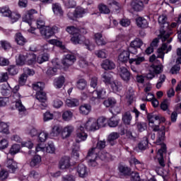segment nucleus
I'll list each match as a JSON object with an SVG mask.
<instances>
[{
  "instance_id": "obj_1",
  "label": "nucleus",
  "mask_w": 181,
  "mask_h": 181,
  "mask_svg": "<svg viewBox=\"0 0 181 181\" xmlns=\"http://www.w3.org/2000/svg\"><path fill=\"white\" fill-rule=\"evenodd\" d=\"M35 23L37 29H40L41 36L44 39H50V37H52L54 33H57V32H59V28L56 25H54L52 28L49 26H45V20H43L42 18H38Z\"/></svg>"
},
{
  "instance_id": "obj_2",
  "label": "nucleus",
  "mask_w": 181,
  "mask_h": 181,
  "mask_svg": "<svg viewBox=\"0 0 181 181\" xmlns=\"http://www.w3.org/2000/svg\"><path fill=\"white\" fill-rule=\"evenodd\" d=\"M170 42H172L171 38L167 40V42L163 43L162 46L157 50V57L156 54L151 55L149 58V62L151 63H155L156 61L158 62V59H162L163 61L165 59V52L166 51L165 53H169L172 50V45H169Z\"/></svg>"
},
{
  "instance_id": "obj_3",
  "label": "nucleus",
  "mask_w": 181,
  "mask_h": 181,
  "mask_svg": "<svg viewBox=\"0 0 181 181\" xmlns=\"http://www.w3.org/2000/svg\"><path fill=\"white\" fill-rule=\"evenodd\" d=\"M18 91H19L18 85L13 88L12 90L13 94L10 96V100L12 103H16V108L19 111V112H25V111H26V108H25V106L22 104V100H21L22 95H21V93H18Z\"/></svg>"
},
{
  "instance_id": "obj_4",
  "label": "nucleus",
  "mask_w": 181,
  "mask_h": 181,
  "mask_svg": "<svg viewBox=\"0 0 181 181\" xmlns=\"http://www.w3.org/2000/svg\"><path fill=\"white\" fill-rule=\"evenodd\" d=\"M168 21V17L165 15H161L158 17V23L161 26V29L160 30V35H158L159 39L162 40V42H166V40H169L170 34L166 33V30L163 29L165 28H169V23L166 21ZM172 40V38L170 39Z\"/></svg>"
},
{
  "instance_id": "obj_5",
  "label": "nucleus",
  "mask_w": 181,
  "mask_h": 181,
  "mask_svg": "<svg viewBox=\"0 0 181 181\" xmlns=\"http://www.w3.org/2000/svg\"><path fill=\"white\" fill-rule=\"evenodd\" d=\"M147 119H148L149 127L154 132L159 131V124L164 122V117L153 115V113H149L147 115Z\"/></svg>"
},
{
  "instance_id": "obj_6",
  "label": "nucleus",
  "mask_w": 181,
  "mask_h": 181,
  "mask_svg": "<svg viewBox=\"0 0 181 181\" xmlns=\"http://www.w3.org/2000/svg\"><path fill=\"white\" fill-rule=\"evenodd\" d=\"M161 137H159L157 141L156 144L157 145H161V148L158 149V155L160 156V157L158 158V163L161 168H165V159H163V153H166V145L163 144V138L165 136V132H161Z\"/></svg>"
},
{
  "instance_id": "obj_7",
  "label": "nucleus",
  "mask_w": 181,
  "mask_h": 181,
  "mask_svg": "<svg viewBox=\"0 0 181 181\" xmlns=\"http://www.w3.org/2000/svg\"><path fill=\"white\" fill-rule=\"evenodd\" d=\"M37 13V11L35 9H30L27 11L25 15L23 17V22H25V23H28L29 26L32 28V29H29L28 32L30 33H35V30H36V28H33V25L32 24L33 23V19L34 16L33 15Z\"/></svg>"
},
{
  "instance_id": "obj_8",
  "label": "nucleus",
  "mask_w": 181,
  "mask_h": 181,
  "mask_svg": "<svg viewBox=\"0 0 181 181\" xmlns=\"http://www.w3.org/2000/svg\"><path fill=\"white\" fill-rule=\"evenodd\" d=\"M142 45H144L142 40L139 38H136L134 40L131 42L130 46L128 48L129 52L132 54H136V53H138V49H139Z\"/></svg>"
},
{
  "instance_id": "obj_9",
  "label": "nucleus",
  "mask_w": 181,
  "mask_h": 181,
  "mask_svg": "<svg viewBox=\"0 0 181 181\" xmlns=\"http://www.w3.org/2000/svg\"><path fill=\"white\" fill-rule=\"evenodd\" d=\"M35 98L39 101V103H41V105H40L41 110H45L46 107H47V105L46 104V102L47 101V96L46 95V93L44 91H38L35 94Z\"/></svg>"
},
{
  "instance_id": "obj_10",
  "label": "nucleus",
  "mask_w": 181,
  "mask_h": 181,
  "mask_svg": "<svg viewBox=\"0 0 181 181\" xmlns=\"http://www.w3.org/2000/svg\"><path fill=\"white\" fill-rule=\"evenodd\" d=\"M104 148H105V141H98L96 147L92 148L88 151V156H93V158H97L98 154V149H104Z\"/></svg>"
},
{
  "instance_id": "obj_11",
  "label": "nucleus",
  "mask_w": 181,
  "mask_h": 181,
  "mask_svg": "<svg viewBox=\"0 0 181 181\" xmlns=\"http://www.w3.org/2000/svg\"><path fill=\"white\" fill-rule=\"evenodd\" d=\"M88 136V135H87V133L84 131V127L83 126H80L76 134V141L77 144L83 142V141H86Z\"/></svg>"
},
{
  "instance_id": "obj_12",
  "label": "nucleus",
  "mask_w": 181,
  "mask_h": 181,
  "mask_svg": "<svg viewBox=\"0 0 181 181\" xmlns=\"http://www.w3.org/2000/svg\"><path fill=\"white\" fill-rule=\"evenodd\" d=\"M117 73L123 81L128 82L129 80H131V74L129 73V71H128V69L124 66L119 67Z\"/></svg>"
},
{
  "instance_id": "obj_13",
  "label": "nucleus",
  "mask_w": 181,
  "mask_h": 181,
  "mask_svg": "<svg viewBox=\"0 0 181 181\" xmlns=\"http://www.w3.org/2000/svg\"><path fill=\"white\" fill-rule=\"evenodd\" d=\"M74 62H76V56L73 54H67L62 59V63L64 67H70L74 64Z\"/></svg>"
},
{
  "instance_id": "obj_14",
  "label": "nucleus",
  "mask_w": 181,
  "mask_h": 181,
  "mask_svg": "<svg viewBox=\"0 0 181 181\" xmlns=\"http://www.w3.org/2000/svg\"><path fill=\"white\" fill-rule=\"evenodd\" d=\"M74 132V127L72 125H67L64 127L61 131V136L62 139H67L71 136V134Z\"/></svg>"
},
{
  "instance_id": "obj_15",
  "label": "nucleus",
  "mask_w": 181,
  "mask_h": 181,
  "mask_svg": "<svg viewBox=\"0 0 181 181\" xmlns=\"http://www.w3.org/2000/svg\"><path fill=\"white\" fill-rule=\"evenodd\" d=\"M85 128L88 131H97L98 129L97 119L93 117L89 118L85 124Z\"/></svg>"
},
{
  "instance_id": "obj_16",
  "label": "nucleus",
  "mask_w": 181,
  "mask_h": 181,
  "mask_svg": "<svg viewBox=\"0 0 181 181\" xmlns=\"http://www.w3.org/2000/svg\"><path fill=\"white\" fill-rule=\"evenodd\" d=\"M131 54V52H129V50H123L122 52H120V53H119L118 55V62L119 63H129V60H131V59H129V56Z\"/></svg>"
},
{
  "instance_id": "obj_17",
  "label": "nucleus",
  "mask_w": 181,
  "mask_h": 181,
  "mask_svg": "<svg viewBox=\"0 0 181 181\" xmlns=\"http://www.w3.org/2000/svg\"><path fill=\"white\" fill-rule=\"evenodd\" d=\"M105 94H107V92L104 88H102L99 90H95L92 93L91 100L92 101H95V100H97L98 98L103 100L105 98Z\"/></svg>"
},
{
  "instance_id": "obj_18",
  "label": "nucleus",
  "mask_w": 181,
  "mask_h": 181,
  "mask_svg": "<svg viewBox=\"0 0 181 181\" xmlns=\"http://www.w3.org/2000/svg\"><path fill=\"white\" fill-rule=\"evenodd\" d=\"M102 80L106 86H110L111 83L114 81V76L112 74H111V73L105 72L102 75Z\"/></svg>"
},
{
  "instance_id": "obj_19",
  "label": "nucleus",
  "mask_w": 181,
  "mask_h": 181,
  "mask_svg": "<svg viewBox=\"0 0 181 181\" xmlns=\"http://www.w3.org/2000/svg\"><path fill=\"white\" fill-rule=\"evenodd\" d=\"M84 36L81 35L80 33L76 35H74L71 38V42L74 43V45H81V43H84Z\"/></svg>"
},
{
  "instance_id": "obj_20",
  "label": "nucleus",
  "mask_w": 181,
  "mask_h": 181,
  "mask_svg": "<svg viewBox=\"0 0 181 181\" xmlns=\"http://www.w3.org/2000/svg\"><path fill=\"white\" fill-rule=\"evenodd\" d=\"M77 173L79 177H86L88 175L87 167L84 164H79L77 168Z\"/></svg>"
},
{
  "instance_id": "obj_21",
  "label": "nucleus",
  "mask_w": 181,
  "mask_h": 181,
  "mask_svg": "<svg viewBox=\"0 0 181 181\" xmlns=\"http://www.w3.org/2000/svg\"><path fill=\"white\" fill-rule=\"evenodd\" d=\"M132 8L134 9V11L139 12L144 9V2H142L141 0H133L132 1Z\"/></svg>"
},
{
  "instance_id": "obj_22",
  "label": "nucleus",
  "mask_w": 181,
  "mask_h": 181,
  "mask_svg": "<svg viewBox=\"0 0 181 181\" xmlns=\"http://www.w3.org/2000/svg\"><path fill=\"white\" fill-rule=\"evenodd\" d=\"M42 163V157L39 155H35L31 159L30 162V166L31 168H39L40 166V163Z\"/></svg>"
},
{
  "instance_id": "obj_23",
  "label": "nucleus",
  "mask_w": 181,
  "mask_h": 181,
  "mask_svg": "<svg viewBox=\"0 0 181 181\" xmlns=\"http://www.w3.org/2000/svg\"><path fill=\"white\" fill-rule=\"evenodd\" d=\"M129 163L130 165L134 163L139 170H144V169H145V163H144L142 161H139L136 158H132L129 160Z\"/></svg>"
},
{
  "instance_id": "obj_24",
  "label": "nucleus",
  "mask_w": 181,
  "mask_h": 181,
  "mask_svg": "<svg viewBox=\"0 0 181 181\" xmlns=\"http://www.w3.org/2000/svg\"><path fill=\"white\" fill-rule=\"evenodd\" d=\"M6 168H8V171L11 173H14L16 172V169H18V163L13 160V159H8L7 160V165Z\"/></svg>"
},
{
  "instance_id": "obj_25",
  "label": "nucleus",
  "mask_w": 181,
  "mask_h": 181,
  "mask_svg": "<svg viewBox=\"0 0 181 181\" xmlns=\"http://www.w3.org/2000/svg\"><path fill=\"white\" fill-rule=\"evenodd\" d=\"M37 62L36 59V54L33 52H30L26 54V64L28 66H32V64H35Z\"/></svg>"
},
{
  "instance_id": "obj_26",
  "label": "nucleus",
  "mask_w": 181,
  "mask_h": 181,
  "mask_svg": "<svg viewBox=\"0 0 181 181\" xmlns=\"http://www.w3.org/2000/svg\"><path fill=\"white\" fill-rule=\"evenodd\" d=\"M52 11L54 15H59V16H63V8H62V6L59 3L52 4Z\"/></svg>"
},
{
  "instance_id": "obj_27",
  "label": "nucleus",
  "mask_w": 181,
  "mask_h": 181,
  "mask_svg": "<svg viewBox=\"0 0 181 181\" xmlns=\"http://www.w3.org/2000/svg\"><path fill=\"white\" fill-rule=\"evenodd\" d=\"M110 87L114 93H118L122 90V83L118 81L113 80L110 83Z\"/></svg>"
},
{
  "instance_id": "obj_28",
  "label": "nucleus",
  "mask_w": 181,
  "mask_h": 181,
  "mask_svg": "<svg viewBox=\"0 0 181 181\" xmlns=\"http://www.w3.org/2000/svg\"><path fill=\"white\" fill-rule=\"evenodd\" d=\"M102 67L104 70H113L115 69V64L112 61L106 59L103 62Z\"/></svg>"
},
{
  "instance_id": "obj_29",
  "label": "nucleus",
  "mask_w": 181,
  "mask_h": 181,
  "mask_svg": "<svg viewBox=\"0 0 181 181\" xmlns=\"http://www.w3.org/2000/svg\"><path fill=\"white\" fill-rule=\"evenodd\" d=\"M95 40L98 46H105V45H107V41L103 38L101 33L95 34Z\"/></svg>"
},
{
  "instance_id": "obj_30",
  "label": "nucleus",
  "mask_w": 181,
  "mask_h": 181,
  "mask_svg": "<svg viewBox=\"0 0 181 181\" xmlns=\"http://www.w3.org/2000/svg\"><path fill=\"white\" fill-rule=\"evenodd\" d=\"M136 22L139 28H142L143 29L148 28V21H146L144 17L137 18L136 19Z\"/></svg>"
},
{
  "instance_id": "obj_31",
  "label": "nucleus",
  "mask_w": 181,
  "mask_h": 181,
  "mask_svg": "<svg viewBox=\"0 0 181 181\" xmlns=\"http://www.w3.org/2000/svg\"><path fill=\"white\" fill-rule=\"evenodd\" d=\"M69 166H70V158L67 156L62 158L59 162L60 169H67Z\"/></svg>"
},
{
  "instance_id": "obj_32",
  "label": "nucleus",
  "mask_w": 181,
  "mask_h": 181,
  "mask_svg": "<svg viewBox=\"0 0 181 181\" xmlns=\"http://www.w3.org/2000/svg\"><path fill=\"white\" fill-rule=\"evenodd\" d=\"M145 62V57L136 55L135 58H131L129 59V64H135L136 66H139L141 63Z\"/></svg>"
},
{
  "instance_id": "obj_33",
  "label": "nucleus",
  "mask_w": 181,
  "mask_h": 181,
  "mask_svg": "<svg viewBox=\"0 0 181 181\" xmlns=\"http://www.w3.org/2000/svg\"><path fill=\"white\" fill-rule=\"evenodd\" d=\"M79 111L83 115H88L91 112V105L88 104H84L79 107Z\"/></svg>"
},
{
  "instance_id": "obj_34",
  "label": "nucleus",
  "mask_w": 181,
  "mask_h": 181,
  "mask_svg": "<svg viewBox=\"0 0 181 181\" xmlns=\"http://www.w3.org/2000/svg\"><path fill=\"white\" fill-rule=\"evenodd\" d=\"M88 158L89 159L88 165L89 166H92L93 168H95V166L98 165V162H100V158H98V156H97L95 158L94 156H88Z\"/></svg>"
},
{
  "instance_id": "obj_35",
  "label": "nucleus",
  "mask_w": 181,
  "mask_h": 181,
  "mask_svg": "<svg viewBox=\"0 0 181 181\" xmlns=\"http://www.w3.org/2000/svg\"><path fill=\"white\" fill-rule=\"evenodd\" d=\"M15 40L17 45L20 46H23L25 43H26V38L23 37V35L21 33H18L16 34Z\"/></svg>"
},
{
  "instance_id": "obj_36",
  "label": "nucleus",
  "mask_w": 181,
  "mask_h": 181,
  "mask_svg": "<svg viewBox=\"0 0 181 181\" xmlns=\"http://www.w3.org/2000/svg\"><path fill=\"white\" fill-rule=\"evenodd\" d=\"M64 76H59L54 79V86L56 88H62L64 84Z\"/></svg>"
},
{
  "instance_id": "obj_37",
  "label": "nucleus",
  "mask_w": 181,
  "mask_h": 181,
  "mask_svg": "<svg viewBox=\"0 0 181 181\" xmlns=\"http://www.w3.org/2000/svg\"><path fill=\"white\" fill-rule=\"evenodd\" d=\"M126 99L127 100L128 104L131 105L134 101V89L129 88L126 93Z\"/></svg>"
},
{
  "instance_id": "obj_38",
  "label": "nucleus",
  "mask_w": 181,
  "mask_h": 181,
  "mask_svg": "<svg viewBox=\"0 0 181 181\" xmlns=\"http://www.w3.org/2000/svg\"><path fill=\"white\" fill-rule=\"evenodd\" d=\"M66 31L69 33V35H72V36H74V35H78V33H80V28L71 25L66 27Z\"/></svg>"
},
{
  "instance_id": "obj_39",
  "label": "nucleus",
  "mask_w": 181,
  "mask_h": 181,
  "mask_svg": "<svg viewBox=\"0 0 181 181\" xmlns=\"http://www.w3.org/2000/svg\"><path fill=\"white\" fill-rule=\"evenodd\" d=\"M65 104L66 105H67V107H78L80 103L78 102V100L74 98V99H66Z\"/></svg>"
},
{
  "instance_id": "obj_40",
  "label": "nucleus",
  "mask_w": 181,
  "mask_h": 181,
  "mask_svg": "<svg viewBox=\"0 0 181 181\" xmlns=\"http://www.w3.org/2000/svg\"><path fill=\"white\" fill-rule=\"evenodd\" d=\"M122 121L126 125H129L131 121H132V115H131V112H126L122 116Z\"/></svg>"
},
{
  "instance_id": "obj_41",
  "label": "nucleus",
  "mask_w": 181,
  "mask_h": 181,
  "mask_svg": "<svg viewBox=\"0 0 181 181\" xmlns=\"http://www.w3.org/2000/svg\"><path fill=\"white\" fill-rule=\"evenodd\" d=\"M76 87L78 90H86L87 87V81L84 78H81L76 82Z\"/></svg>"
},
{
  "instance_id": "obj_42",
  "label": "nucleus",
  "mask_w": 181,
  "mask_h": 181,
  "mask_svg": "<svg viewBox=\"0 0 181 181\" xmlns=\"http://www.w3.org/2000/svg\"><path fill=\"white\" fill-rule=\"evenodd\" d=\"M96 121H97L96 124L98 127V129H100V128H103L105 127L107 125V122H108V120L107 119V118L104 117H99L98 119H96Z\"/></svg>"
},
{
  "instance_id": "obj_43",
  "label": "nucleus",
  "mask_w": 181,
  "mask_h": 181,
  "mask_svg": "<svg viewBox=\"0 0 181 181\" xmlns=\"http://www.w3.org/2000/svg\"><path fill=\"white\" fill-rule=\"evenodd\" d=\"M150 71H153L156 74H160L163 71V66L162 64L152 65Z\"/></svg>"
},
{
  "instance_id": "obj_44",
  "label": "nucleus",
  "mask_w": 181,
  "mask_h": 181,
  "mask_svg": "<svg viewBox=\"0 0 181 181\" xmlns=\"http://www.w3.org/2000/svg\"><path fill=\"white\" fill-rule=\"evenodd\" d=\"M119 171L120 172V173H122V175H126L127 176L131 175V168L125 165H119Z\"/></svg>"
},
{
  "instance_id": "obj_45",
  "label": "nucleus",
  "mask_w": 181,
  "mask_h": 181,
  "mask_svg": "<svg viewBox=\"0 0 181 181\" xmlns=\"http://www.w3.org/2000/svg\"><path fill=\"white\" fill-rule=\"evenodd\" d=\"M33 88L37 91V93L38 91H43V88H45V83L42 82H37L33 84Z\"/></svg>"
},
{
  "instance_id": "obj_46",
  "label": "nucleus",
  "mask_w": 181,
  "mask_h": 181,
  "mask_svg": "<svg viewBox=\"0 0 181 181\" xmlns=\"http://www.w3.org/2000/svg\"><path fill=\"white\" fill-rule=\"evenodd\" d=\"M148 146V137H144L143 140L139 144L138 147L140 151H145Z\"/></svg>"
},
{
  "instance_id": "obj_47",
  "label": "nucleus",
  "mask_w": 181,
  "mask_h": 181,
  "mask_svg": "<svg viewBox=\"0 0 181 181\" xmlns=\"http://www.w3.org/2000/svg\"><path fill=\"white\" fill-rule=\"evenodd\" d=\"M21 151V145L13 144L10 148L9 153L11 155H16Z\"/></svg>"
},
{
  "instance_id": "obj_48",
  "label": "nucleus",
  "mask_w": 181,
  "mask_h": 181,
  "mask_svg": "<svg viewBox=\"0 0 181 181\" xmlns=\"http://www.w3.org/2000/svg\"><path fill=\"white\" fill-rule=\"evenodd\" d=\"M115 104H117V100L114 98H108L103 102L104 106L107 107H114Z\"/></svg>"
},
{
  "instance_id": "obj_49",
  "label": "nucleus",
  "mask_w": 181,
  "mask_h": 181,
  "mask_svg": "<svg viewBox=\"0 0 181 181\" xmlns=\"http://www.w3.org/2000/svg\"><path fill=\"white\" fill-rule=\"evenodd\" d=\"M107 124L111 128H115L119 124V120L115 119V117H111L108 121Z\"/></svg>"
},
{
  "instance_id": "obj_50",
  "label": "nucleus",
  "mask_w": 181,
  "mask_h": 181,
  "mask_svg": "<svg viewBox=\"0 0 181 181\" xmlns=\"http://www.w3.org/2000/svg\"><path fill=\"white\" fill-rule=\"evenodd\" d=\"M16 63L18 66H23V64H26V54H20L16 59Z\"/></svg>"
},
{
  "instance_id": "obj_51",
  "label": "nucleus",
  "mask_w": 181,
  "mask_h": 181,
  "mask_svg": "<svg viewBox=\"0 0 181 181\" xmlns=\"http://www.w3.org/2000/svg\"><path fill=\"white\" fill-rule=\"evenodd\" d=\"M73 118V112L71 111L66 110L62 114V119L64 121H70Z\"/></svg>"
},
{
  "instance_id": "obj_52",
  "label": "nucleus",
  "mask_w": 181,
  "mask_h": 181,
  "mask_svg": "<svg viewBox=\"0 0 181 181\" xmlns=\"http://www.w3.org/2000/svg\"><path fill=\"white\" fill-rule=\"evenodd\" d=\"M0 88L2 95H9V94H11V90H9L8 85L2 84Z\"/></svg>"
},
{
  "instance_id": "obj_53",
  "label": "nucleus",
  "mask_w": 181,
  "mask_h": 181,
  "mask_svg": "<svg viewBox=\"0 0 181 181\" xmlns=\"http://www.w3.org/2000/svg\"><path fill=\"white\" fill-rule=\"evenodd\" d=\"M99 159L101 160H109V159H111V155H110L107 151H101L99 153Z\"/></svg>"
},
{
  "instance_id": "obj_54",
  "label": "nucleus",
  "mask_w": 181,
  "mask_h": 181,
  "mask_svg": "<svg viewBox=\"0 0 181 181\" xmlns=\"http://www.w3.org/2000/svg\"><path fill=\"white\" fill-rule=\"evenodd\" d=\"M11 9L8 6H4L0 8V13H2L3 16H11Z\"/></svg>"
},
{
  "instance_id": "obj_55",
  "label": "nucleus",
  "mask_w": 181,
  "mask_h": 181,
  "mask_svg": "<svg viewBox=\"0 0 181 181\" xmlns=\"http://www.w3.org/2000/svg\"><path fill=\"white\" fill-rule=\"evenodd\" d=\"M165 80H166V76L165 74L160 75V76L158 77V83L156 84V88L159 90V88H160L163 85V83Z\"/></svg>"
},
{
  "instance_id": "obj_56",
  "label": "nucleus",
  "mask_w": 181,
  "mask_h": 181,
  "mask_svg": "<svg viewBox=\"0 0 181 181\" xmlns=\"http://www.w3.org/2000/svg\"><path fill=\"white\" fill-rule=\"evenodd\" d=\"M98 8L100 12H101V13L108 14L110 13V12H111L108 6H107V5L105 4H100L98 6Z\"/></svg>"
},
{
  "instance_id": "obj_57",
  "label": "nucleus",
  "mask_w": 181,
  "mask_h": 181,
  "mask_svg": "<svg viewBox=\"0 0 181 181\" xmlns=\"http://www.w3.org/2000/svg\"><path fill=\"white\" fill-rule=\"evenodd\" d=\"M62 127L59 125H55L52 127V134H53V136H57V135H59L62 134Z\"/></svg>"
},
{
  "instance_id": "obj_58",
  "label": "nucleus",
  "mask_w": 181,
  "mask_h": 181,
  "mask_svg": "<svg viewBox=\"0 0 181 181\" xmlns=\"http://www.w3.org/2000/svg\"><path fill=\"white\" fill-rule=\"evenodd\" d=\"M119 138V133L118 132H112L107 137V141L109 142H114L116 139Z\"/></svg>"
},
{
  "instance_id": "obj_59",
  "label": "nucleus",
  "mask_w": 181,
  "mask_h": 181,
  "mask_svg": "<svg viewBox=\"0 0 181 181\" xmlns=\"http://www.w3.org/2000/svg\"><path fill=\"white\" fill-rule=\"evenodd\" d=\"M54 118V115L50 112H46L43 114V121L47 122V121H50Z\"/></svg>"
},
{
  "instance_id": "obj_60",
  "label": "nucleus",
  "mask_w": 181,
  "mask_h": 181,
  "mask_svg": "<svg viewBox=\"0 0 181 181\" xmlns=\"http://www.w3.org/2000/svg\"><path fill=\"white\" fill-rule=\"evenodd\" d=\"M0 132H4V134L9 132V127L6 123L4 122H0Z\"/></svg>"
},
{
  "instance_id": "obj_61",
  "label": "nucleus",
  "mask_w": 181,
  "mask_h": 181,
  "mask_svg": "<svg viewBox=\"0 0 181 181\" xmlns=\"http://www.w3.org/2000/svg\"><path fill=\"white\" fill-rule=\"evenodd\" d=\"M48 60L49 55L47 54L40 55L37 59V62L39 63V64H42V63H44V62H47Z\"/></svg>"
},
{
  "instance_id": "obj_62",
  "label": "nucleus",
  "mask_w": 181,
  "mask_h": 181,
  "mask_svg": "<svg viewBox=\"0 0 181 181\" xmlns=\"http://www.w3.org/2000/svg\"><path fill=\"white\" fill-rule=\"evenodd\" d=\"M9 18L11 19L12 22H16L21 18V14L18 12H12L11 11Z\"/></svg>"
},
{
  "instance_id": "obj_63",
  "label": "nucleus",
  "mask_w": 181,
  "mask_h": 181,
  "mask_svg": "<svg viewBox=\"0 0 181 181\" xmlns=\"http://www.w3.org/2000/svg\"><path fill=\"white\" fill-rule=\"evenodd\" d=\"M76 18H83L86 13V9L83 8H78L75 10Z\"/></svg>"
},
{
  "instance_id": "obj_64",
  "label": "nucleus",
  "mask_w": 181,
  "mask_h": 181,
  "mask_svg": "<svg viewBox=\"0 0 181 181\" xmlns=\"http://www.w3.org/2000/svg\"><path fill=\"white\" fill-rule=\"evenodd\" d=\"M64 5L66 8L68 9L70 8H75L76 7V1L74 0H67L64 2Z\"/></svg>"
}]
</instances>
